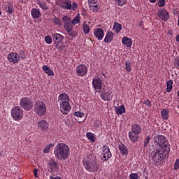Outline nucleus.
<instances>
[{"instance_id": "nucleus-59", "label": "nucleus", "mask_w": 179, "mask_h": 179, "mask_svg": "<svg viewBox=\"0 0 179 179\" xmlns=\"http://www.w3.org/2000/svg\"><path fill=\"white\" fill-rule=\"evenodd\" d=\"M0 15H2V12L0 10Z\"/></svg>"}, {"instance_id": "nucleus-58", "label": "nucleus", "mask_w": 179, "mask_h": 179, "mask_svg": "<svg viewBox=\"0 0 179 179\" xmlns=\"http://www.w3.org/2000/svg\"><path fill=\"white\" fill-rule=\"evenodd\" d=\"M43 153H45V148L43 149Z\"/></svg>"}, {"instance_id": "nucleus-12", "label": "nucleus", "mask_w": 179, "mask_h": 179, "mask_svg": "<svg viewBox=\"0 0 179 179\" xmlns=\"http://www.w3.org/2000/svg\"><path fill=\"white\" fill-rule=\"evenodd\" d=\"M88 5L90 10L92 12H99L100 7H99V2L97 0H88Z\"/></svg>"}, {"instance_id": "nucleus-17", "label": "nucleus", "mask_w": 179, "mask_h": 179, "mask_svg": "<svg viewBox=\"0 0 179 179\" xmlns=\"http://www.w3.org/2000/svg\"><path fill=\"white\" fill-rule=\"evenodd\" d=\"M101 99L103 101H110L113 99V92L111 91H105L101 92Z\"/></svg>"}, {"instance_id": "nucleus-34", "label": "nucleus", "mask_w": 179, "mask_h": 179, "mask_svg": "<svg viewBox=\"0 0 179 179\" xmlns=\"http://www.w3.org/2000/svg\"><path fill=\"white\" fill-rule=\"evenodd\" d=\"M86 136L88 139V141H90V142H92V143H94V134L92 132H87L86 134Z\"/></svg>"}, {"instance_id": "nucleus-27", "label": "nucleus", "mask_w": 179, "mask_h": 179, "mask_svg": "<svg viewBox=\"0 0 179 179\" xmlns=\"http://www.w3.org/2000/svg\"><path fill=\"white\" fill-rule=\"evenodd\" d=\"M31 16L34 19H37L40 17V10L37 8H34L31 10Z\"/></svg>"}, {"instance_id": "nucleus-54", "label": "nucleus", "mask_w": 179, "mask_h": 179, "mask_svg": "<svg viewBox=\"0 0 179 179\" xmlns=\"http://www.w3.org/2000/svg\"><path fill=\"white\" fill-rule=\"evenodd\" d=\"M50 179H61V177H59V176H57V177L50 176Z\"/></svg>"}, {"instance_id": "nucleus-16", "label": "nucleus", "mask_w": 179, "mask_h": 179, "mask_svg": "<svg viewBox=\"0 0 179 179\" xmlns=\"http://www.w3.org/2000/svg\"><path fill=\"white\" fill-rule=\"evenodd\" d=\"M62 22L64 23V27L65 30L71 27H73L72 25V21H71V16L65 15L62 17Z\"/></svg>"}, {"instance_id": "nucleus-28", "label": "nucleus", "mask_w": 179, "mask_h": 179, "mask_svg": "<svg viewBox=\"0 0 179 179\" xmlns=\"http://www.w3.org/2000/svg\"><path fill=\"white\" fill-rule=\"evenodd\" d=\"M83 31H84L85 34H89V33H90V27H89V24H87L86 22H83Z\"/></svg>"}, {"instance_id": "nucleus-15", "label": "nucleus", "mask_w": 179, "mask_h": 179, "mask_svg": "<svg viewBox=\"0 0 179 179\" xmlns=\"http://www.w3.org/2000/svg\"><path fill=\"white\" fill-rule=\"evenodd\" d=\"M94 36L95 38H96L99 41H101V40L104 38V31H103L101 28H96L94 31Z\"/></svg>"}, {"instance_id": "nucleus-35", "label": "nucleus", "mask_w": 179, "mask_h": 179, "mask_svg": "<svg viewBox=\"0 0 179 179\" xmlns=\"http://www.w3.org/2000/svg\"><path fill=\"white\" fill-rule=\"evenodd\" d=\"M38 127L43 131L45 129V120H41L40 122H38Z\"/></svg>"}, {"instance_id": "nucleus-39", "label": "nucleus", "mask_w": 179, "mask_h": 179, "mask_svg": "<svg viewBox=\"0 0 179 179\" xmlns=\"http://www.w3.org/2000/svg\"><path fill=\"white\" fill-rule=\"evenodd\" d=\"M127 3V0H117L116 5L118 6H124Z\"/></svg>"}, {"instance_id": "nucleus-13", "label": "nucleus", "mask_w": 179, "mask_h": 179, "mask_svg": "<svg viewBox=\"0 0 179 179\" xmlns=\"http://www.w3.org/2000/svg\"><path fill=\"white\" fill-rule=\"evenodd\" d=\"M92 86L96 92H99L103 86V81L100 78H94L92 80Z\"/></svg>"}, {"instance_id": "nucleus-62", "label": "nucleus", "mask_w": 179, "mask_h": 179, "mask_svg": "<svg viewBox=\"0 0 179 179\" xmlns=\"http://www.w3.org/2000/svg\"><path fill=\"white\" fill-rule=\"evenodd\" d=\"M115 2H117V0H115Z\"/></svg>"}, {"instance_id": "nucleus-3", "label": "nucleus", "mask_w": 179, "mask_h": 179, "mask_svg": "<svg viewBox=\"0 0 179 179\" xmlns=\"http://www.w3.org/2000/svg\"><path fill=\"white\" fill-rule=\"evenodd\" d=\"M83 164L84 169L89 173H94L99 170V165L97 164V161H96V157L93 155L90 154L85 157L83 160Z\"/></svg>"}, {"instance_id": "nucleus-26", "label": "nucleus", "mask_w": 179, "mask_h": 179, "mask_svg": "<svg viewBox=\"0 0 179 179\" xmlns=\"http://www.w3.org/2000/svg\"><path fill=\"white\" fill-rule=\"evenodd\" d=\"M103 153L107 155L108 159H110L112 156L111 151H110V148H108L107 145L103 146Z\"/></svg>"}, {"instance_id": "nucleus-9", "label": "nucleus", "mask_w": 179, "mask_h": 179, "mask_svg": "<svg viewBox=\"0 0 179 179\" xmlns=\"http://www.w3.org/2000/svg\"><path fill=\"white\" fill-rule=\"evenodd\" d=\"M60 111L64 115H68L71 111V103L69 101L60 102Z\"/></svg>"}, {"instance_id": "nucleus-57", "label": "nucleus", "mask_w": 179, "mask_h": 179, "mask_svg": "<svg viewBox=\"0 0 179 179\" xmlns=\"http://www.w3.org/2000/svg\"><path fill=\"white\" fill-rule=\"evenodd\" d=\"M42 69L44 71V72H45V65L43 66Z\"/></svg>"}, {"instance_id": "nucleus-42", "label": "nucleus", "mask_w": 179, "mask_h": 179, "mask_svg": "<svg viewBox=\"0 0 179 179\" xmlns=\"http://www.w3.org/2000/svg\"><path fill=\"white\" fill-rule=\"evenodd\" d=\"M45 43L47 44H52V38L50 36H45Z\"/></svg>"}, {"instance_id": "nucleus-50", "label": "nucleus", "mask_w": 179, "mask_h": 179, "mask_svg": "<svg viewBox=\"0 0 179 179\" xmlns=\"http://www.w3.org/2000/svg\"><path fill=\"white\" fill-rule=\"evenodd\" d=\"M175 68L179 69V58L175 60Z\"/></svg>"}, {"instance_id": "nucleus-6", "label": "nucleus", "mask_w": 179, "mask_h": 179, "mask_svg": "<svg viewBox=\"0 0 179 179\" xmlns=\"http://www.w3.org/2000/svg\"><path fill=\"white\" fill-rule=\"evenodd\" d=\"M20 106L25 111H30L33 108V101L28 97L22 98L20 101Z\"/></svg>"}, {"instance_id": "nucleus-40", "label": "nucleus", "mask_w": 179, "mask_h": 179, "mask_svg": "<svg viewBox=\"0 0 179 179\" xmlns=\"http://www.w3.org/2000/svg\"><path fill=\"white\" fill-rule=\"evenodd\" d=\"M158 6L159 8H163V6H166V0H159Z\"/></svg>"}, {"instance_id": "nucleus-4", "label": "nucleus", "mask_w": 179, "mask_h": 179, "mask_svg": "<svg viewBox=\"0 0 179 179\" xmlns=\"http://www.w3.org/2000/svg\"><path fill=\"white\" fill-rule=\"evenodd\" d=\"M52 37L57 50H59V51H64L65 50V45L62 42V40H64V36L60 34H54Z\"/></svg>"}, {"instance_id": "nucleus-43", "label": "nucleus", "mask_w": 179, "mask_h": 179, "mask_svg": "<svg viewBox=\"0 0 179 179\" xmlns=\"http://www.w3.org/2000/svg\"><path fill=\"white\" fill-rule=\"evenodd\" d=\"M74 115L76 117H78L79 118H82L83 117V115H85V113L80 112V111H77L74 113Z\"/></svg>"}, {"instance_id": "nucleus-23", "label": "nucleus", "mask_w": 179, "mask_h": 179, "mask_svg": "<svg viewBox=\"0 0 179 179\" xmlns=\"http://www.w3.org/2000/svg\"><path fill=\"white\" fill-rule=\"evenodd\" d=\"M115 111L117 115H122V114L125 113V106L122 105L120 107H115Z\"/></svg>"}, {"instance_id": "nucleus-25", "label": "nucleus", "mask_w": 179, "mask_h": 179, "mask_svg": "<svg viewBox=\"0 0 179 179\" xmlns=\"http://www.w3.org/2000/svg\"><path fill=\"white\" fill-rule=\"evenodd\" d=\"M118 148L122 155H128V148H127V146H125V145L120 144L118 145Z\"/></svg>"}, {"instance_id": "nucleus-5", "label": "nucleus", "mask_w": 179, "mask_h": 179, "mask_svg": "<svg viewBox=\"0 0 179 179\" xmlns=\"http://www.w3.org/2000/svg\"><path fill=\"white\" fill-rule=\"evenodd\" d=\"M34 110L37 115L43 117L45 115V103L41 101H37L34 105Z\"/></svg>"}, {"instance_id": "nucleus-30", "label": "nucleus", "mask_w": 179, "mask_h": 179, "mask_svg": "<svg viewBox=\"0 0 179 179\" xmlns=\"http://www.w3.org/2000/svg\"><path fill=\"white\" fill-rule=\"evenodd\" d=\"M80 23V14L78 13L76 17L71 21V25L75 26V24H78Z\"/></svg>"}, {"instance_id": "nucleus-46", "label": "nucleus", "mask_w": 179, "mask_h": 179, "mask_svg": "<svg viewBox=\"0 0 179 179\" xmlns=\"http://www.w3.org/2000/svg\"><path fill=\"white\" fill-rule=\"evenodd\" d=\"M101 157V160H103V162H107V160L110 159L108 158V157H107V154H103V153H102Z\"/></svg>"}, {"instance_id": "nucleus-10", "label": "nucleus", "mask_w": 179, "mask_h": 179, "mask_svg": "<svg viewBox=\"0 0 179 179\" xmlns=\"http://www.w3.org/2000/svg\"><path fill=\"white\" fill-rule=\"evenodd\" d=\"M158 17L163 20L164 22H167L170 19V13L167 10L162 8L158 10L157 12Z\"/></svg>"}, {"instance_id": "nucleus-48", "label": "nucleus", "mask_w": 179, "mask_h": 179, "mask_svg": "<svg viewBox=\"0 0 179 179\" xmlns=\"http://www.w3.org/2000/svg\"><path fill=\"white\" fill-rule=\"evenodd\" d=\"M150 142V136H147L145 138V141H144V146L146 148L148 146V144Z\"/></svg>"}, {"instance_id": "nucleus-36", "label": "nucleus", "mask_w": 179, "mask_h": 179, "mask_svg": "<svg viewBox=\"0 0 179 179\" xmlns=\"http://www.w3.org/2000/svg\"><path fill=\"white\" fill-rule=\"evenodd\" d=\"M5 10L7 13H9L10 15H12V13H14V10H13V6H7L5 7Z\"/></svg>"}, {"instance_id": "nucleus-8", "label": "nucleus", "mask_w": 179, "mask_h": 179, "mask_svg": "<svg viewBox=\"0 0 179 179\" xmlns=\"http://www.w3.org/2000/svg\"><path fill=\"white\" fill-rule=\"evenodd\" d=\"M48 169L49 171L52 173V176H57L58 172L59 171V169H58V163L53 160L51 159L48 162Z\"/></svg>"}, {"instance_id": "nucleus-22", "label": "nucleus", "mask_w": 179, "mask_h": 179, "mask_svg": "<svg viewBox=\"0 0 179 179\" xmlns=\"http://www.w3.org/2000/svg\"><path fill=\"white\" fill-rule=\"evenodd\" d=\"M122 44H124L127 48H131V47H132V39L127 36L122 38Z\"/></svg>"}, {"instance_id": "nucleus-52", "label": "nucleus", "mask_w": 179, "mask_h": 179, "mask_svg": "<svg viewBox=\"0 0 179 179\" xmlns=\"http://www.w3.org/2000/svg\"><path fill=\"white\" fill-rule=\"evenodd\" d=\"M55 23L56 24H58V26H62V22L59 19L55 20Z\"/></svg>"}, {"instance_id": "nucleus-29", "label": "nucleus", "mask_w": 179, "mask_h": 179, "mask_svg": "<svg viewBox=\"0 0 179 179\" xmlns=\"http://www.w3.org/2000/svg\"><path fill=\"white\" fill-rule=\"evenodd\" d=\"M60 7L63 8V9H67L68 10H71V1H65L60 4Z\"/></svg>"}, {"instance_id": "nucleus-20", "label": "nucleus", "mask_w": 179, "mask_h": 179, "mask_svg": "<svg viewBox=\"0 0 179 179\" xmlns=\"http://www.w3.org/2000/svg\"><path fill=\"white\" fill-rule=\"evenodd\" d=\"M130 132L141 135V134L142 133V127L139 124H134L131 126V131Z\"/></svg>"}, {"instance_id": "nucleus-1", "label": "nucleus", "mask_w": 179, "mask_h": 179, "mask_svg": "<svg viewBox=\"0 0 179 179\" xmlns=\"http://www.w3.org/2000/svg\"><path fill=\"white\" fill-rule=\"evenodd\" d=\"M157 148L150 154V157L154 163H163L166 156L170 153V145L166 137L163 135H157L154 138Z\"/></svg>"}, {"instance_id": "nucleus-55", "label": "nucleus", "mask_w": 179, "mask_h": 179, "mask_svg": "<svg viewBox=\"0 0 179 179\" xmlns=\"http://www.w3.org/2000/svg\"><path fill=\"white\" fill-rule=\"evenodd\" d=\"M176 40L178 43H179V34L176 36Z\"/></svg>"}, {"instance_id": "nucleus-63", "label": "nucleus", "mask_w": 179, "mask_h": 179, "mask_svg": "<svg viewBox=\"0 0 179 179\" xmlns=\"http://www.w3.org/2000/svg\"><path fill=\"white\" fill-rule=\"evenodd\" d=\"M18 179H22V178H18Z\"/></svg>"}, {"instance_id": "nucleus-38", "label": "nucleus", "mask_w": 179, "mask_h": 179, "mask_svg": "<svg viewBox=\"0 0 179 179\" xmlns=\"http://www.w3.org/2000/svg\"><path fill=\"white\" fill-rule=\"evenodd\" d=\"M45 73H47L48 76H54V71L52 69H50L47 66H45Z\"/></svg>"}, {"instance_id": "nucleus-31", "label": "nucleus", "mask_w": 179, "mask_h": 179, "mask_svg": "<svg viewBox=\"0 0 179 179\" xmlns=\"http://www.w3.org/2000/svg\"><path fill=\"white\" fill-rule=\"evenodd\" d=\"M173 83L172 80H169L166 82V92L167 93H170L173 90Z\"/></svg>"}, {"instance_id": "nucleus-18", "label": "nucleus", "mask_w": 179, "mask_h": 179, "mask_svg": "<svg viewBox=\"0 0 179 179\" xmlns=\"http://www.w3.org/2000/svg\"><path fill=\"white\" fill-rule=\"evenodd\" d=\"M113 40H114V33L111 31H108L103 39L104 43H111Z\"/></svg>"}, {"instance_id": "nucleus-2", "label": "nucleus", "mask_w": 179, "mask_h": 179, "mask_svg": "<svg viewBox=\"0 0 179 179\" xmlns=\"http://www.w3.org/2000/svg\"><path fill=\"white\" fill-rule=\"evenodd\" d=\"M55 155L58 160H66L71 155L69 146L65 143H58L54 150Z\"/></svg>"}, {"instance_id": "nucleus-49", "label": "nucleus", "mask_w": 179, "mask_h": 179, "mask_svg": "<svg viewBox=\"0 0 179 179\" xmlns=\"http://www.w3.org/2000/svg\"><path fill=\"white\" fill-rule=\"evenodd\" d=\"M179 169V159H176L174 164V170H178Z\"/></svg>"}, {"instance_id": "nucleus-47", "label": "nucleus", "mask_w": 179, "mask_h": 179, "mask_svg": "<svg viewBox=\"0 0 179 179\" xmlns=\"http://www.w3.org/2000/svg\"><path fill=\"white\" fill-rule=\"evenodd\" d=\"M138 173H131L129 175V178L130 179H138Z\"/></svg>"}, {"instance_id": "nucleus-14", "label": "nucleus", "mask_w": 179, "mask_h": 179, "mask_svg": "<svg viewBox=\"0 0 179 179\" xmlns=\"http://www.w3.org/2000/svg\"><path fill=\"white\" fill-rule=\"evenodd\" d=\"M8 59L12 64H17L20 59V56L16 52H11L8 55Z\"/></svg>"}, {"instance_id": "nucleus-45", "label": "nucleus", "mask_w": 179, "mask_h": 179, "mask_svg": "<svg viewBox=\"0 0 179 179\" xmlns=\"http://www.w3.org/2000/svg\"><path fill=\"white\" fill-rule=\"evenodd\" d=\"M37 3L40 6V8H41L42 9H45V3L44 2L38 1Z\"/></svg>"}, {"instance_id": "nucleus-61", "label": "nucleus", "mask_w": 179, "mask_h": 179, "mask_svg": "<svg viewBox=\"0 0 179 179\" xmlns=\"http://www.w3.org/2000/svg\"><path fill=\"white\" fill-rule=\"evenodd\" d=\"M102 75L104 76V73H102Z\"/></svg>"}, {"instance_id": "nucleus-60", "label": "nucleus", "mask_w": 179, "mask_h": 179, "mask_svg": "<svg viewBox=\"0 0 179 179\" xmlns=\"http://www.w3.org/2000/svg\"><path fill=\"white\" fill-rule=\"evenodd\" d=\"M66 125H68V127H69V124H68V123H66Z\"/></svg>"}, {"instance_id": "nucleus-33", "label": "nucleus", "mask_w": 179, "mask_h": 179, "mask_svg": "<svg viewBox=\"0 0 179 179\" xmlns=\"http://www.w3.org/2000/svg\"><path fill=\"white\" fill-rule=\"evenodd\" d=\"M73 29V27H71L70 28H67L66 31H67L68 34L71 36V37H76V36H77L78 34H76Z\"/></svg>"}, {"instance_id": "nucleus-37", "label": "nucleus", "mask_w": 179, "mask_h": 179, "mask_svg": "<svg viewBox=\"0 0 179 179\" xmlns=\"http://www.w3.org/2000/svg\"><path fill=\"white\" fill-rule=\"evenodd\" d=\"M125 69L127 72H131V71H132V69L131 68V61L127 60L125 62Z\"/></svg>"}, {"instance_id": "nucleus-41", "label": "nucleus", "mask_w": 179, "mask_h": 179, "mask_svg": "<svg viewBox=\"0 0 179 179\" xmlns=\"http://www.w3.org/2000/svg\"><path fill=\"white\" fill-rule=\"evenodd\" d=\"M54 148V144H49L45 147V153H49L50 150Z\"/></svg>"}, {"instance_id": "nucleus-53", "label": "nucleus", "mask_w": 179, "mask_h": 179, "mask_svg": "<svg viewBox=\"0 0 179 179\" xmlns=\"http://www.w3.org/2000/svg\"><path fill=\"white\" fill-rule=\"evenodd\" d=\"M37 173H38V169H35L34 170V173L35 177H36V178H37V177H38V176H37Z\"/></svg>"}, {"instance_id": "nucleus-7", "label": "nucleus", "mask_w": 179, "mask_h": 179, "mask_svg": "<svg viewBox=\"0 0 179 179\" xmlns=\"http://www.w3.org/2000/svg\"><path fill=\"white\" fill-rule=\"evenodd\" d=\"M11 117L15 121H19L23 118V110L19 106H14L11 109Z\"/></svg>"}, {"instance_id": "nucleus-24", "label": "nucleus", "mask_w": 179, "mask_h": 179, "mask_svg": "<svg viewBox=\"0 0 179 179\" xmlns=\"http://www.w3.org/2000/svg\"><path fill=\"white\" fill-rule=\"evenodd\" d=\"M169 111L164 108L162 110H161V117L162 118V120H169V118L170 117V115H169Z\"/></svg>"}, {"instance_id": "nucleus-51", "label": "nucleus", "mask_w": 179, "mask_h": 179, "mask_svg": "<svg viewBox=\"0 0 179 179\" xmlns=\"http://www.w3.org/2000/svg\"><path fill=\"white\" fill-rule=\"evenodd\" d=\"M144 104H145V106H147L148 107H150V106H152V103H150V101L148 99H146L144 101Z\"/></svg>"}, {"instance_id": "nucleus-11", "label": "nucleus", "mask_w": 179, "mask_h": 179, "mask_svg": "<svg viewBox=\"0 0 179 179\" xmlns=\"http://www.w3.org/2000/svg\"><path fill=\"white\" fill-rule=\"evenodd\" d=\"M76 73H77L78 76H85V75L87 73V66L84 64L77 66Z\"/></svg>"}, {"instance_id": "nucleus-21", "label": "nucleus", "mask_w": 179, "mask_h": 179, "mask_svg": "<svg viewBox=\"0 0 179 179\" xmlns=\"http://www.w3.org/2000/svg\"><path fill=\"white\" fill-rule=\"evenodd\" d=\"M138 135L139 134H135L132 131L129 132V138L131 142H132V143H136V142H138V139H139Z\"/></svg>"}, {"instance_id": "nucleus-32", "label": "nucleus", "mask_w": 179, "mask_h": 179, "mask_svg": "<svg viewBox=\"0 0 179 179\" xmlns=\"http://www.w3.org/2000/svg\"><path fill=\"white\" fill-rule=\"evenodd\" d=\"M113 30H115L116 33H120L122 30V25L117 22H115L113 25Z\"/></svg>"}, {"instance_id": "nucleus-44", "label": "nucleus", "mask_w": 179, "mask_h": 179, "mask_svg": "<svg viewBox=\"0 0 179 179\" xmlns=\"http://www.w3.org/2000/svg\"><path fill=\"white\" fill-rule=\"evenodd\" d=\"M78 8V3H71V8H70V10H76V9Z\"/></svg>"}, {"instance_id": "nucleus-19", "label": "nucleus", "mask_w": 179, "mask_h": 179, "mask_svg": "<svg viewBox=\"0 0 179 179\" xmlns=\"http://www.w3.org/2000/svg\"><path fill=\"white\" fill-rule=\"evenodd\" d=\"M58 103H64L65 101H69V95L68 94L63 92L60 94L57 99Z\"/></svg>"}, {"instance_id": "nucleus-56", "label": "nucleus", "mask_w": 179, "mask_h": 179, "mask_svg": "<svg viewBox=\"0 0 179 179\" xmlns=\"http://www.w3.org/2000/svg\"><path fill=\"white\" fill-rule=\"evenodd\" d=\"M150 2H151V3H155L156 2V0H150Z\"/></svg>"}]
</instances>
